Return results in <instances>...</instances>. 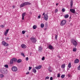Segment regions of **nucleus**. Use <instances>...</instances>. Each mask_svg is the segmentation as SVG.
I'll use <instances>...</instances> for the list:
<instances>
[{
	"label": "nucleus",
	"mask_w": 80,
	"mask_h": 80,
	"mask_svg": "<svg viewBox=\"0 0 80 80\" xmlns=\"http://www.w3.org/2000/svg\"><path fill=\"white\" fill-rule=\"evenodd\" d=\"M42 68V66L41 65L38 66L37 67H35V68L37 70H38L39 69H41Z\"/></svg>",
	"instance_id": "6e6552de"
},
{
	"label": "nucleus",
	"mask_w": 80,
	"mask_h": 80,
	"mask_svg": "<svg viewBox=\"0 0 80 80\" xmlns=\"http://www.w3.org/2000/svg\"><path fill=\"white\" fill-rule=\"evenodd\" d=\"M45 78L46 79H49V77L48 76L46 77Z\"/></svg>",
	"instance_id": "37998d69"
},
{
	"label": "nucleus",
	"mask_w": 80,
	"mask_h": 80,
	"mask_svg": "<svg viewBox=\"0 0 80 80\" xmlns=\"http://www.w3.org/2000/svg\"><path fill=\"white\" fill-rule=\"evenodd\" d=\"M61 67L62 68H65V64H62L61 65Z\"/></svg>",
	"instance_id": "ddd939ff"
},
{
	"label": "nucleus",
	"mask_w": 80,
	"mask_h": 80,
	"mask_svg": "<svg viewBox=\"0 0 80 80\" xmlns=\"http://www.w3.org/2000/svg\"><path fill=\"white\" fill-rule=\"evenodd\" d=\"M41 28H43V27H44V24L43 23H42L41 24Z\"/></svg>",
	"instance_id": "5701e85b"
},
{
	"label": "nucleus",
	"mask_w": 80,
	"mask_h": 80,
	"mask_svg": "<svg viewBox=\"0 0 80 80\" xmlns=\"http://www.w3.org/2000/svg\"><path fill=\"white\" fill-rule=\"evenodd\" d=\"M31 5V3L28 2H25L21 4L20 7H24V6H25V5Z\"/></svg>",
	"instance_id": "f03ea898"
},
{
	"label": "nucleus",
	"mask_w": 80,
	"mask_h": 80,
	"mask_svg": "<svg viewBox=\"0 0 80 80\" xmlns=\"http://www.w3.org/2000/svg\"><path fill=\"white\" fill-rule=\"evenodd\" d=\"M32 72L34 73H36L37 72V70H36V69H35L33 68Z\"/></svg>",
	"instance_id": "6ab92c4d"
},
{
	"label": "nucleus",
	"mask_w": 80,
	"mask_h": 80,
	"mask_svg": "<svg viewBox=\"0 0 80 80\" xmlns=\"http://www.w3.org/2000/svg\"><path fill=\"white\" fill-rule=\"evenodd\" d=\"M32 67H29V70H30L32 69Z\"/></svg>",
	"instance_id": "58836bf2"
},
{
	"label": "nucleus",
	"mask_w": 80,
	"mask_h": 80,
	"mask_svg": "<svg viewBox=\"0 0 80 80\" xmlns=\"http://www.w3.org/2000/svg\"><path fill=\"white\" fill-rule=\"evenodd\" d=\"M12 7L13 8H15V6L14 5H13L12 6Z\"/></svg>",
	"instance_id": "de8ad7c7"
},
{
	"label": "nucleus",
	"mask_w": 80,
	"mask_h": 80,
	"mask_svg": "<svg viewBox=\"0 0 80 80\" xmlns=\"http://www.w3.org/2000/svg\"><path fill=\"white\" fill-rule=\"evenodd\" d=\"M61 77L62 78H63L64 77H65V75L64 74H62L61 75Z\"/></svg>",
	"instance_id": "7c9ffc66"
},
{
	"label": "nucleus",
	"mask_w": 80,
	"mask_h": 80,
	"mask_svg": "<svg viewBox=\"0 0 80 80\" xmlns=\"http://www.w3.org/2000/svg\"><path fill=\"white\" fill-rule=\"evenodd\" d=\"M22 62V60L20 59H18L17 61L18 63H20V62Z\"/></svg>",
	"instance_id": "aec40b11"
},
{
	"label": "nucleus",
	"mask_w": 80,
	"mask_h": 80,
	"mask_svg": "<svg viewBox=\"0 0 80 80\" xmlns=\"http://www.w3.org/2000/svg\"><path fill=\"white\" fill-rule=\"evenodd\" d=\"M62 12H65V8H63L62 9Z\"/></svg>",
	"instance_id": "72a5a7b5"
},
{
	"label": "nucleus",
	"mask_w": 80,
	"mask_h": 80,
	"mask_svg": "<svg viewBox=\"0 0 80 80\" xmlns=\"http://www.w3.org/2000/svg\"><path fill=\"white\" fill-rule=\"evenodd\" d=\"M32 28H33V29H36V28H37V26L36 25H34L33 27Z\"/></svg>",
	"instance_id": "4be33fe9"
},
{
	"label": "nucleus",
	"mask_w": 80,
	"mask_h": 80,
	"mask_svg": "<svg viewBox=\"0 0 80 80\" xmlns=\"http://www.w3.org/2000/svg\"><path fill=\"white\" fill-rule=\"evenodd\" d=\"M69 17V15L68 14H66L64 15V18H67Z\"/></svg>",
	"instance_id": "f3484780"
},
{
	"label": "nucleus",
	"mask_w": 80,
	"mask_h": 80,
	"mask_svg": "<svg viewBox=\"0 0 80 80\" xmlns=\"http://www.w3.org/2000/svg\"><path fill=\"white\" fill-rule=\"evenodd\" d=\"M1 27H2V28H4V27H5V25H1Z\"/></svg>",
	"instance_id": "e433bc0d"
},
{
	"label": "nucleus",
	"mask_w": 80,
	"mask_h": 80,
	"mask_svg": "<svg viewBox=\"0 0 80 80\" xmlns=\"http://www.w3.org/2000/svg\"><path fill=\"white\" fill-rule=\"evenodd\" d=\"M26 74L27 75H28V74H29V72H27Z\"/></svg>",
	"instance_id": "8fccbe9b"
},
{
	"label": "nucleus",
	"mask_w": 80,
	"mask_h": 80,
	"mask_svg": "<svg viewBox=\"0 0 80 80\" xmlns=\"http://www.w3.org/2000/svg\"><path fill=\"white\" fill-rule=\"evenodd\" d=\"M70 11L73 13H75V10L74 9H70Z\"/></svg>",
	"instance_id": "1a4fd4ad"
},
{
	"label": "nucleus",
	"mask_w": 80,
	"mask_h": 80,
	"mask_svg": "<svg viewBox=\"0 0 80 80\" xmlns=\"http://www.w3.org/2000/svg\"><path fill=\"white\" fill-rule=\"evenodd\" d=\"M58 37V36H57V35H55V39H57Z\"/></svg>",
	"instance_id": "c03bdc74"
},
{
	"label": "nucleus",
	"mask_w": 80,
	"mask_h": 80,
	"mask_svg": "<svg viewBox=\"0 0 80 80\" xmlns=\"http://www.w3.org/2000/svg\"><path fill=\"white\" fill-rule=\"evenodd\" d=\"M47 30V28H45L44 29V30Z\"/></svg>",
	"instance_id": "6e6d98bb"
},
{
	"label": "nucleus",
	"mask_w": 80,
	"mask_h": 80,
	"mask_svg": "<svg viewBox=\"0 0 80 80\" xmlns=\"http://www.w3.org/2000/svg\"><path fill=\"white\" fill-rule=\"evenodd\" d=\"M42 50V47H40L39 48L38 51H41Z\"/></svg>",
	"instance_id": "a211bd4d"
},
{
	"label": "nucleus",
	"mask_w": 80,
	"mask_h": 80,
	"mask_svg": "<svg viewBox=\"0 0 80 80\" xmlns=\"http://www.w3.org/2000/svg\"><path fill=\"white\" fill-rule=\"evenodd\" d=\"M26 61H28V58L27 57L26 58Z\"/></svg>",
	"instance_id": "79ce46f5"
},
{
	"label": "nucleus",
	"mask_w": 80,
	"mask_h": 80,
	"mask_svg": "<svg viewBox=\"0 0 80 80\" xmlns=\"http://www.w3.org/2000/svg\"><path fill=\"white\" fill-rule=\"evenodd\" d=\"M66 23H67V21L66 20H63L61 22L60 25L61 26H63V25L66 24Z\"/></svg>",
	"instance_id": "20e7f679"
},
{
	"label": "nucleus",
	"mask_w": 80,
	"mask_h": 80,
	"mask_svg": "<svg viewBox=\"0 0 80 80\" xmlns=\"http://www.w3.org/2000/svg\"><path fill=\"white\" fill-rule=\"evenodd\" d=\"M48 48H49V49H53V47L52 46V45H49L48 46Z\"/></svg>",
	"instance_id": "dca6fc26"
},
{
	"label": "nucleus",
	"mask_w": 80,
	"mask_h": 80,
	"mask_svg": "<svg viewBox=\"0 0 80 80\" xmlns=\"http://www.w3.org/2000/svg\"><path fill=\"white\" fill-rule=\"evenodd\" d=\"M71 43L73 45H75V47L77 46V45H78V43H77V42L75 41V40L74 39H73L72 40Z\"/></svg>",
	"instance_id": "7ed1b4c3"
},
{
	"label": "nucleus",
	"mask_w": 80,
	"mask_h": 80,
	"mask_svg": "<svg viewBox=\"0 0 80 80\" xmlns=\"http://www.w3.org/2000/svg\"><path fill=\"white\" fill-rule=\"evenodd\" d=\"M21 55H22V56H23V57H25V54H24V53H21Z\"/></svg>",
	"instance_id": "c85d7f7f"
},
{
	"label": "nucleus",
	"mask_w": 80,
	"mask_h": 80,
	"mask_svg": "<svg viewBox=\"0 0 80 80\" xmlns=\"http://www.w3.org/2000/svg\"><path fill=\"white\" fill-rule=\"evenodd\" d=\"M0 71L2 74H7L8 73V71L5 68H2L0 69Z\"/></svg>",
	"instance_id": "f257e3e1"
},
{
	"label": "nucleus",
	"mask_w": 80,
	"mask_h": 80,
	"mask_svg": "<svg viewBox=\"0 0 80 80\" xmlns=\"http://www.w3.org/2000/svg\"><path fill=\"white\" fill-rule=\"evenodd\" d=\"M57 12H58V9H56L55 10V13H57Z\"/></svg>",
	"instance_id": "ea45409f"
},
{
	"label": "nucleus",
	"mask_w": 80,
	"mask_h": 80,
	"mask_svg": "<svg viewBox=\"0 0 80 80\" xmlns=\"http://www.w3.org/2000/svg\"><path fill=\"white\" fill-rule=\"evenodd\" d=\"M77 50V49L75 48H73V52H76V51Z\"/></svg>",
	"instance_id": "cd10ccee"
},
{
	"label": "nucleus",
	"mask_w": 80,
	"mask_h": 80,
	"mask_svg": "<svg viewBox=\"0 0 80 80\" xmlns=\"http://www.w3.org/2000/svg\"><path fill=\"white\" fill-rule=\"evenodd\" d=\"M4 67L6 68H8V66L7 64H6L4 65Z\"/></svg>",
	"instance_id": "c756f323"
},
{
	"label": "nucleus",
	"mask_w": 80,
	"mask_h": 80,
	"mask_svg": "<svg viewBox=\"0 0 80 80\" xmlns=\"http://www.w3.org/2000/svg\"><path fill=\"white\" fill-rule=\"evenodd\" d=\"M7 33H8V32H4L5 35V36H7Z\"/></svg>",
	"instance_id": "f704fd0d"
},
{
	"label": "nucleus",
	"mask_w": 80,
	"mask_h": 80,
	"mask_svg": "<svg viewBox=\"0 0 80 80\" xmlns=\"http://www.w3.org/2000/svg\"><path fill=\"white\" fill-rule=\"evenodd\" d=\"M40 17H40V16H38V18H40Z\"/></svg>",
	"instance_id": "09e8293b"
},
{
	"label": "nucleus",
	"mask_w": 80,
	"mask_h": 80,
	"mask_svg": "<svg viewBox=\"0 0 80 80\" xmlns=\"http://www.w3.org/2000/svg\"><path fill=\"white\" fill-rule=\"evenodd\" d=\"M45 12H44L43 14H42V15H45Z\"/></svg>",
	"instance_id": "864d4df0"
},
{
	"label": "nucleus",
	"mask_w": 80,
	"mask_h": 80,
	"mask_svg": "<svg viewBox=\"0 0 80 80\" xmlns=\"http://www.w3.org/2000/svg\"><path fill=\"white\" fill-rule=\"evenodd\" d=\"M13 59H11L10 60V63L11 64H13Z\"/></svg>",
	"instance_id": "b1692460"
},
{
	"label": "nucleus",
	"mask_w": 80,
	"mask_h": 80,
	"mask_svg": "<svg viewBox=\"0 0 80 80\" xmlns=\"http://www.w3.org/2000/svg\"><path fill=\"white\" fill-rule=\"evenodd\" d=\"M26 14V12H24L22 14V20H24V17H25Z\"/></svg>",
	"instance_id": "9d476101"
},
{
	"label": "nucleus",
	"mask_w": 80,
	"mask_h": 80,
	"mask_svg": "<svg viewBox=\"0 0 80 80\" xmlns=\"http://www.w3.org/2000/svg\"><path fill=\"white\" fill-rule=\"evenodd\" d=\"M50 80H53V78H52V77H51L50 78Z\"/></svg>",
	"instance_id": "49530a36"
},
{
	"label": "nucleus",
	"mask_w": 80,
	"mask_h": 80,
	"mask_svg": "<svg viewBox=\"0 0 80 80\" xmlns=\"http://www.w3.org/2000/svg\"><path fill=\"white\" fill-rule=\"evenodd\" d=\"M69 18H71V17H70Z\"/></svg>",
	"instance_id": "13d9d810"
},
{
	"label": "nucleus",
	"mask_w": 80,
	"mask_h": 80,
	"mask_svg": "<svg viewBox=\"0 0 80 80\" xmlns=\"http://www.w3.org/2000/svg\"><path fill=\"white\" fill-rule=\"evenodd\" d=\"M12 70L13 72H17L18 70L17 68L15 66H13L12 68Z\"/></svg>",
	"instance_id": "423d86ee"
},
{
	"label": "nucleus",
	"mask_w": 80,
	"mask_h": 80,
	"mask_svg": "<svg viewBox=\"0 0 80 80\" xmlns=\"http://www.w3.org/2000/svg\"><path fill=\"white\" fill-rule=\"evenodd\" d=\"M71 7L72 8V5H73V1H72L70 2Z\"/></svg>",
	"instance_id": "412c9836"
},
{
	"label": "nucleus",
	"mask_w": 80,
	"mask_h": 80,
	"mask_svg": "<svg viewBox=\"0 0 80 80\" xmlns=\"http://www.w3.org/2000/svg\"><path fill=\"white\" fill-rule=\"evenodd\" d=\"M9 39V38H6V40H8Z\"/></svg>",
	"instance_id": "3c124183"
},
{
	"label": "nucleus",
	"mask_w": 80,
	"mask_h": 80,
	"mask_svg": "<svg viewBox=\"0 0 80 80\" xmlns=\"http://www.w3.org/2000/svg\"><path fill=\"white\" fill-rule=\"evenodd\" d=\"M79 62V60L78 59H76L74 61V63H77Z\"/></svg>",
	"instance_id": "f8f14e48"
},
{
	"label": "nucleus",
	"mask_w": 80,
	"mask_h": 80,
	"mask_svg": "<svg viewBox=\"0 0 80 80\" xmlns=\"http://www.w3.org/2000/svg\"><path fill=\"white\" fill-rule=\"evenodd\" d=\"M26 37H28V35L26 36Z\"/></svg>",
	"instance_id": "4d7b16f0"
},
{
	"label": "nucleus",
	"mask_w": 80,
	"mask_h": 80,
	"mask_svg": "<svg viewBox=\"0 0 80 80\" xmlns=\"http://www.w3.org/2000/svg\"><path fill=\"white\" fill-rule=\"evenodd\" d=\"M30 39L32 43H36V42H37V40L35 38H31Z\"/></svg>",
	"instance_id": "39448f33"
},
{
	"label": "nucleus",
	"mask_w": 80,
	"mask_h": 80,
	"mask_svg": "<svg viewBox=\"0 0 80 80\" xmlns=\"http://www.w3.org/2000/svg\"><path fill=\"white\" fill-rule=\"evenodd\" d=\"M9 45V44L6 42V43H5V44H4V46H5V47H7V46H8Z\"/></svg>",
	"instance_id": "a878e982"
},
{
	"label": "nucleus",
	"mask_w": 80,
	"mask_h": 80,
	"mask_svg": "<svg viewBox=\"0 0 80 80\" xmlns=\"http://www.w3.org/2000/svg\"><path fill=\"white\" fill-rule=\"evenodd\" d=\"M0 78H2V77H4V75L2 74H0Z\"/></svg>",
	"instance_id": "bb28decb"
},
{
	"label": "nucleus",
	"mask_w": 80,
	"mask_h": 80,
	"mask_svg": "<svg viewBox=\"0 0 80 80\" xmlns=\"http://www.w3.org/2000/svg\"><path fill=\"white\" fill-rule=\"evenodd\" d=\"M12 59L13 60V62H17V58H14Z\"/></svg>",
	"instance_id": "2eb2a0df"
},
{
	"label": "nucleus",
	"mask_w": 80,
	"mask_h": 80,
	"mask_svg": "<svg viewBox=\"0 0 80 80\" xmlns=\"http://www.w3.org/2000/svg\"><path fill=\"white\" fill-rule=\"evenodd\" d=\"M25 32H26V31H22V34H25Z\"/></svg>",
	"instance_id": "2f4dec72"
},
{
	"label": "nucleus",
	"mask_w": 80,
	"mask_h": 80,
	"mask_svg": "<svg viewBox=\"0 0 80 80\" xmlns=\"http://www.w3.org/2000/svg\"><path fill=\"white\" fill-rule=\"evenodd\" d=\"M48 70H49V72H52V71L50 70V67H49L48 68Z\"/></svg>",
	"instance_id": "473e14b6"
},
{
	"label": "nucleus",
	"mask_w": 80,
	"mask_h": 80,
	"mask_svg": "<svg viewBox=\"0 0 80 80\" xmlns=\"http://www.w3.org/2000/svg\"><path fill=\"white\" fill-rule=\"evenodd\" d=\"M8 31H9V29H8L6 30V32L8 33Z\"/></svg>",
	"instance_id": "a19ab883"
},
{
	"label": "nucleus",
	"mask_w": 80,
	"mask_h": 80,
	"mask_svg": "<svg viewBox=\"0 0 80 80\" xmlns=\"http://www.w3.org/2000/svg\"><path fill=\"white\" fill-rule=\"evenodd\" d=\"M6 42H5V41H2V44L3 45H5V43H6Z\"/></svg>",
	"instance_id": "393cba45"
},
{
	"label": "nucleus",
	"mask_w": 80,
	"mask_h": 80,
	"mask_svg": "<svg viewBox=\"0 0 80 80\" xmlns=\"http://www.w3.org/2000/svg\"><path fill=\"white\" fill-rule=\"evenodd\" d=\"M58 3L56 4V6H57V5H58Z\"/></svg>",
	"instance_id": "5fc2aeb1"
},
{
	"label": "nucleus",
	"mask_w": 80,
	"mask_h": 80,
	"mask_svg": "<svg viewBox=\"0 0 80 80\" xmlns=\"http://www.w3.org/2000/svg\"><path fill=\"white\" fill-rule=\"evenodd\" d=\"M68 67L69 68H70L72 67V65H71V62H70L68 65Z\"/></svg>",
	"instance_id": "4468645a"
},
{
	"label": "nucleus",
	"mask_w": 80,
	"mask_h": 80,
	"mask_svg": "<svg viewBox=\"0 0 80 80\" xmlns=\"http://www.w3.org/2000/svg\"><path fill=\"white\" fill-rule=\"evenodd\" d=\"M44 18L45 20L47 21L48 20V15L47 14H45L44 16Z\"/></svg>",
	"instance_id": "0eeeda50"
},
{
	"label": "nucleus",
	"mask_w": 80,
	"mask_h": 80,
	"mask_svg": "<svg viewBox=\"0 0 80 80\" xmlns=\"http://www.w3.org/2000/svg\"><path fill=\"white\" fill-rule=\"evenodd\" d=\"M78 70H80V65L78 67Z\"/></svg>",
	"instance_id": "a18cd8bd"
},
{
	"label": "nucleus",
	"mask_w": 80,
	"mask_h": 80,
	"mask_svg": "<svg viewBox=\"0 0 80 80\" xmlns=\"http://www.w3.org/2000/svg\"><path fill=\"white\" fill-rule=\"evenodd\" d=\"M21 47L22 48H26V47H27L26 45L24 44L21 45Z\"/></svg>",
	"instance_id": "9b49d317"
},
{
	"label": "nucleus",
	"mask_w": 80,
	"mask_h": 80,
	"mask_svg": "<svg viewBox=\"0 0 80 80\" xmlns=\"http://www.w3.org/2000/svg\"><path fill=\"white\" fill-rule=\"evenodd\" d=\"M68 77H70V75L69 74H68Z\"/></svg>",
	"instance_id": "603ef678"
},
{
	"label": "nucleus",
	"mask_w": 80,
	"mask_h": 80,
	"mask_svg": "<svg viewBox=\"0 0 80 80\" xmlns=\"http://www.w3.org/2000/svg\"><path fill=\"white\" fill-rule=\"evenodd\" d=\"M42 60H45V57H43L42 58Z\"/></svg>",
	"instance_id": "4c0bfd02"
},
{
	"label": "nucleus",
	"mask_w": 80,
	"mask_h": 80,
	"mask_svg": "<svg viewBox=\"0 0 80 80\" xmlns=\"http://www.w3.org/2000/svg\"><path fill=\"white\" fill-rule=\"evenodd\" d=\"M60 77V74L58 73V74L57 77Z\"/></svg>",
	"instance_id": "c9c22d12"
}]
</instances>
